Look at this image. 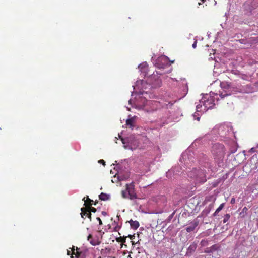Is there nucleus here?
<instances>
[{"instance_id": "1", "label": "nucleus", "mask_w": 258, "mask_h": 258, "mask_svg": "<svg viewBox=\"0 0 258 258\" xmlns=\"http://www.w3.org/2000/svg\"><path fill=\"white\" fill-rule=\"evenodd\" d=\"M212 153L214 158L217 160H221L224 157L225 149L224 146L220 143L214 144L212 147Z\"/></svg>"}, {"instance_id": "2", "label": "nucleus", "mask_w": 258, "mask_h": 258, "mask_svg": "<svg viewBox=\"0 0 258 258\" xmlns=\"http://www.w3.org/2000/svg\"><path fill=\"white\" fill-rule=\"evenodd\" d=\"M189 176L196 178L197 181L199 183H204L206 181L205 172L202 169L194 170L189 173Z\"/></svg>"}, {"instance_id": "3", "label": "nucleus", "mask_w": 258, "mask_h": 258, "mask_svg": "<svg viewBox=\"0 0 258 258\" xmlns=\"http://www.w3.org/2000/svg\"><path fill=\"white\" fill-rule=\"evenodd\" d=\"M214 99L208 95H206L201 100V103L204 106L205 110L211 109L214 105Z\"/></svg>"}, {"instance_id": "4", "label": "nucleus", "mask_w": 258, "mask_h": 258, "mask_svg": "<svg viewBox=\"0 0 258 258\" xmlns=\"http://www.w3.org/2000/svg\"><path fill=\"white\" fill-rule=\"evenodd\" d=\"M126 191H127L130 199L134 200L137 198V196L135 192V185L134 182H132L130 184H126Z\"/></svg>"}, {"instance_id": "5", "label": "nucleus", "mask_w": 258, "mask_h": 258, "mask_svg": "<svg viewBox=\"0 0 258 258\" xmlns=\"http://www.w3.org/2000/svg\"><path fill=\"white\" fill-rule=\"evenodd\" d=\"M244 6L247 10L251 12L258 7V0H247Z\"/></svg>"}, {"instance_id": "6", "label": "nucleus", "mask_w": 258, "mask_h": 258, "mask_svg": "<svg viewBox=\"0 0 258 258\" xmlns=\"http://www.w3.org/2000/svg\"><path fill=\"white\" fill-rule=\"evenodd\" d=\"M87 240L89 241L90 243L93 246L99 245L101 243V241H99L98 238L93 239L91 234L88 235Z\"/></svg>"}, {"instance_id": "7", "label": "nucleus", "mask_w": 258, "mask_h": 258, "mask_svg": "<svg viewBox=\"0 0 258 258\" xmlns=\"http://www.w3.org/2000/svg\"><path fill=\"white\" fill-rule=\"evenodd\" d=\"M199 224V221L196 220H194L191 224L190 225L187 227L186 229L187 232H191L193 231L195 228L198 226Z\"/></svg>"}, {"instance_id": "8", "label": "nucleus", "mask_w": 258, "mask_h": 258, "mask_svg": "<svg viewBox=\"0 0 258 258\" xmlns=\"http://www.w3.org/2000/svg\"><path fill=\"white\" fill-rule=\"evenodd\" d=\"M85 198H86V197H84L83 199V200L84 201V202H85L84 205L86 207L88 206V205H89V206H91L93 204L94 205H96L97 204V202H96V201H95L94 203L93 200H91L90 199H89L88 196H87L86 200H85Z\"/></svg>"}, {"instance_id": "9", "label": "nucleus", "mask_w": 258, "mask_h": 258, "mask_svg": "<svg viewBox=\"0 0 258 258\" xmlns=\"http://www.w3.org/2000/svg\"><path fill=\"white\" fill-rule=\"evenodd\" d=\"M128 222L130 223L131 227L134 230L137 229L139 227V223L137 221H133L131 219Z\"/></svg>"}, {"instance_id": "10", "label": "nucleus", "mask_w": 258, "mask_h": 258, "mask_svg": "<svg viewBox=\"0 0 258 258\" xmlns=\"http://www.w3.org/2000/svg\"><path fill=\"white\" fill-rule=\"evenodd\" d=\"M220 86L223 89L226 91V90H228L231 88V83L226 81H223L221 82Z\"/></svg>"}, {"instance_id": "11", "label": "nucleus", "mask_w": 258, "mask_h": 258, "mask_svg": "<svg viewBox=\"0 0 258 258\" xmlns=\"http://www.w3.org/2000/svg\"><path fill=\"white\" fill-rule=\"evenodd\" d=\"M88 208L87 207H83L81 209V213H80L82 218H85L84 216L87 217V215L88 212Z\"/></svg>"}, {"instance_id": "12", "label": "nucleus", "mask_w": 258, "mask_h": 258, "mask_svg": "<svg viewBox=\"0 0 258 258\" xmlns=\"http://www.w3.org/2000/svg\"><path fill=\"white\" fill-rule=\"evenodd\" d=\"M79 248H78V247H76V252L75 253V247L74 246H73L72 248V255H76V256L77 257V258H78V257L80 256V254H81V253L79 251ZM71 258H74L73 256L72 255L71 256Z\"/></svg>"}, {"instance_id": "13", "label": "nucleus", "mask_w": 258, "mask_h": 258, "mask_svg": "<svg viewBox=\"0 0 258 258\" xmlns=\"http://www.w3.org/2000/svg\"><path fill=\"white\" fill-rule=\"evenodd\" d=\"M110 196L109 195L104 194L103 192L101 193L99 196V198L101 201H106L109 199Z\"/></svg>"}, {"instance_id": "14", "label": "nucleus", "mask_w": 258, "mask_h": 258, "mask_svg": "<svg viewBox=\"0 0 258 258\" xmlns=\"http://www.w3.org/2000/svg\"><path fill=\"white\" fill-rule=\"evenodd\" d=\"M126 124L130 126V127L133 129L134 127V119L131 118L127 119L126 121Z\"/></svg>"}, {"instance_id": "15", "label": "nucleus", "mask_w": 258, "mask_h": 258, "mask_svg": "<svg viewBox=\"0 0 258 258\" xmlns=\"http://www.w3.org/2000/svg\"><path fill=\"white\" fill-rule=\"evenodd\" d=\"M116 241L118 242H121L122 243H124L126 241V237H120L116 238Z\"/></svg>"}, {"instance_id": "16", "label": "nucleus", "mask_w": 258, "mask_h": 258, "mask_svg": "<svg viewBox=\"0 0 258 258\" xmlns=\"http://www.w3.org/2000/svg\"><path fill=\"white\" fill-rule=\"evenodd\" d=\"M230 217V215L229 214H226V215H225L224 216L223 220V223H226L229 220Z\"/></svg>"}, {"instance_id": "17", "label": "nucleus", "mask_w": 258, "mask_h": 258, "mask_svg": "<svg viewBox=\"0 0 258 258\" xmlns=\"http://www.w3.org/2000/svg\"><path fill=\"white\" fill-rule=\"evenodd\" d=\"M121 195L123 198H125V199L128 198H129V196H128L127 191H126V189H125V190L122 191Z\"/></svg>"}, {"instance_id": "18", "label": "nucleus", "mask_w": 258, "mask_h": 258, "mask_svg": "<svg viewBox=\"0 0 258 258\" xmlns=\"http://www.w3.org/2000/svg\"><path fill=\"white\" fill-rule=\"evenodd\" d=\"M87 207L88 208V211H89V212L91 213H95L96 212V209L91 207V206H89V205H88V206H87Z\"/></svg>"}, {"instance_id": "19", "label": "nucleus", "mask_w": 258, "mask_h": 258, "mask_svg": "<svg viewBox=\"0 0 258 258\" xmlns=\"http://www.w3.org/2000/svg\"><path fill=\"white\" fill-rule=\"evenodd\" d=\"M248 211V208L246 207H244L242 210V211L240 212V215H242L243 217L244 216V213H246Z\"/></svg>"}, {"instance_id": "20", "label": "nucleus", "mask_w": 258, "mask_h": 258, "mask_svg": "<svg viewBox=\"0 0 258 258\" xmlns=\"http://www.w3.org/2000/svg\"><path fill=\"white\" fill-rule=\"evenodd\" d=\"M230 94V93H228L227 92H225L224 93H223V92H221L219 94V95L221 98H223L226 96H229Z\"/></svg>"}, {"instance_id": "21", "label": "nucleus", "mask_w": 258, "mask_h": 258, "mask_svg": "<svg viewBox=\"0 0 258 258\" xmlns=\"http://www.w3.org/2000/svg\"><path fill=\"white\" fill-rule=\"evenodd\" d=\"M224 203L221 204L219 207L216 210L217 212H219L224 207Z\"/></svg>"}, {"instance_id": "22", "label": "nucleus", "mask_w": 258, "mask_h": 258, "mask_svg": "<svg viewBox=\"0 0 258 258\" xmlns=\"http://www.w3.org/2000/svg\"><path fill=\"white\" fill-rule=\"evenodd\" d=\"M114 224L115 225V226L114 228V231H117L120 229V227L119 225H118L117 224H116L115 221H114Z\"/></svg>"}, {"instance_id": "23", "label": "nucleus", "mask_w": 258, "mask_h": 258, "mask_svg": "<svg viewBox=\"0 0 258 258\" xmlns=\"http://www.w3.org/2000/svg\"><path fill=\"white\" fill-rule=\"evenodd\" d=\"M196 249V246L195 245H190L188 249V251H194L195 250V249Z\"/></svg>"}, {"instance_id": "24", "label": "nucleus", "mask_w": 258, "mask_h": 258, "mask_svg": "<svg viewBox=\"0 0 258 258\" xmlns=\"http://www.w3.org/2000/svg\"><path fill=\"white\" fill-rule=\"evenodd\" d=\"M90 220V221H91V213L90 212H88L87 213V215L86 216Z\"/></svg>"}, {"instance_id": "25", "label": "nucleus", "mask_w": 258, "mask_h": 258, "mask_svg": "<svg viewBox=\"0 0 258 258\" xmlns=\"http://www.w3.org/2000/svg\"><path fill=\"white\" fill-rule=\"evenodd\" d=\"M146 67V64H140L138 68L140 69H142L143 68H145Z\"/></svg>"}, {"instance_id": "26", "label": "nucleus", "mask_w": 258, "mask_h": 258, "mask_svg": "<svg viewBox=\"0 0 258 258\" xmlns=\"http://www.w3.org/2000/svg\"><path fill=\"white\" fill-rule=\"evenodd\" d=\"M96 219L98 221L99 225H102L103 224V223H102V222L101 219L99 217H97Z\"/></svg>"}, {"instance_id": "27", "label": "nucleus", "mask_w": 258, "mask_h": 258, "mask_svg": "<svg viewBox=\"0 0 258 258\" xmlns=\"http://www.w3.org/2000/svg\"><path fill=\"white\" fill-rule=\"evenodd\" d=\"M231 204H234L235 203V199L234 198H232L230 201Z\"/></svg>"}, {"instance_id": "28", "label": "nucleus", "mask_w": 258, "mask_h": 258, "mask_svg": "<svg viewBox=\"0 0 258 258\" xmlns=\"http://www.w3.org/2000/svg\"><path fill=\"white\" fill-rule=\"evenodd\" d=\"M192 47L194 48H196V46H197V41H195L194 42V43L192 44Z\"/></svg>"}, {"instance_id": "29", "label": "nucleus", "mask_w": 258, "mask_h": 258, "mask_svg": "<svg viewBox=\"0 0 258 258\" xmlns=\"http://www.w3.org/2000/svg\"><path fill=\"white\" fill-rule=\"evenodd\" d=\"M99 162L100 163L103 164L104 165H105V162L103 160H100L99 161Z\"/></svg>"}, {"instance_id": "30", "label": "nucleus", "mask_w": 258, "mask_h": 258, "mask_svg": "<svg viewBox=\"0 0 258 258\" xmlns=\"http://www.w3.org/2000/svg\"><path fill=\"white\" fill-rule=\"evenodd\" d=\"M102 215H103L104 216H106L107 215V213L105 211H102L101 212Z\"/></svg>"}, {"instance_id": "31", "label": "nucleus", "mask_w": 258, "mask_h": 258, "mask_svg": "<svg viewBox=\"0 0 258 258\" xmlns=\"http://www.w3.org/2000/svg\"><path fill=\"white\" fill-rule=\"evenodd\" d=\"M219 212H217V211L216 210L215 212L213 214V216L215 217L217 215Z\"/></svg>"}, {"instance_id": "32", "label": "nucleus", "mask_w": 258, "mask_h": 258, "mask_svg": "<svg viewBox=\"0 0 258 258\" xmlns=\"http://www.w3.org/2000/svg\"><path fill=\"white\" fill-rule=\"evenodd\" d=\"M139 146V145L138 144L136 146H134V147H133L132 146H131V149L132 150H134L138 146Z\"/></svg>"}, {"instance_id": "33", "label": "nucleus", "mask_w": 258, "mask_h": 258, "mask_svg": "<svg viewBox=\"0 0 258 258\" xmlns=\"http://www.w3.org/2000/svg\"><path fill=\"white\" fill-rule=\"evenodd\" d=\"M158 81V86H160V84L161 83V80H159L157 81Z\"/></svg>"}, {"instance_id": "34", "label": "nucleus", "mask_w": 258, "mask_h": 258, "mask_svg": "<svg viewBox=\"0 0 258 258\" xmlns=\"http://www.w3.org/2000/svg\"><path fill=\"white\" fill-rule=\"evenodd\" d=\"M172 217H173V214H172L170 216H169V220H170L172 218Z\"/></svg>"}, {"instance_id": "35", "label": "nucleus", "mask_w": 258, "mask_h": 258, "mask_svg": "<svg viewBox=\"0 0 258 258\" xmlns=\"http://www.w3.org/2000/svg\"><path fill=\"white\" fill-rule=\"evenodd\" d=\"M70 251L69 250H67V255H70Z\"/></svg>"}, {"instance_id": "36", "label": "nucleus", "mask_w": 258, "mask_h": 258, "mask_svg": "<svg viewBox=\"0 0 258 258\" xmlns=\"http://www.w3.org/2000/svg\"><path fill=\"white\" fill-rule=\"evenodd\" d=\"M210 197H209V198H210ZM210 201V199H208V198H206V200H205V202H207V201Z\"/></svg>"}, {"instance_id": "37", "label": "nucleus", "mask_w": 258, "mask_h": 258, "mask_svg": "<svg viewBox=\"0 0 258 258\" xmlns=\"http://www.w3.org/2000/svg\"><path fill=\"white\" fill-rule=\"evenodd\" d=\"M211 207L213 206V204L210 205Z\"/></svg>"}, {"instance_id": "38", "label": "nucleus", "mask_w": 258, "mask_h": 258, "mask_svg": "<svg viewBox=\"0 0 258 258\" xmlns=\"http://www.w3.org/2000/svg\"><path fill=\"white\" fill-rule=\"evenodd\" d=\"M215 200H216V198H215L214 199V202H215Z\"/></svg>"}, {"instance_id": "39", "label": "nucleus", "mask_w": 258, "mask_h": 258, "mask_svg": "<svg viewBox=\"0 0 258 258\" xmlns=\"http://www.w3.org/2000/svg\"><path fill=\"white\" fill-rule=\"evenodd\" d=\"M129 257H130V258H132V257H131V256H130V255H129Z\"/></svg>"}]
</instances>
